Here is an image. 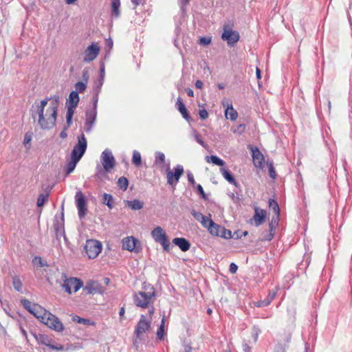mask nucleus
Segmentation results:
<instances>
[{"label":"nucleus","instance_id":"680f3d73","mask_svg":"<svg viewBox=\"0 0 352 352\" xmlns=\"http://www.w3.org/2000/svg\"><path fill=\"white\" fill-rule=\"evenodd\" d=\"M192 347L190 346H186V352H191Z\"/></svg>","mask_w":352,"mask_h":352},{"label":"nucleus","instance_id":"2f4dec72","mask_svg":"<svg viewBox=\"0 0 352 352\" xmlns=\"http://www.w3.org/2000/svg\"><path fill=\"white\" fill-rule=\"evenodd\" d=\"M49 195L48 193H41L38 195L37 199V206L42 207L44 204L48 200Z\"/></svg>","mask_w":352,"mask_h":352},{"label":"nucleus","instance_id":"603ef678","mask_svg":"<svg viewBox=\"0 0 352 352\" xmlns=\"http://www.w3.org/2000/svg\"><path fill=\"white\" fill-rule=\"evenodd\" d=\"M237 270H238V266L235 263H232L230 265L229 270L232 274H235Z\"/></svg>","mask_w":352,"mask_h":352},{"label":"nucleus","instance_id":"c756f323","mask_svg":"<svg viewBox=\"0 0 352 352\" xmlns=\"http://www.w3.org/2000/svg\"><path fill=\"white\" fill-rule=\"evenodd\" d=\"M72 320L77 323H82V324H84L86 325H94L95 324L94 322H91L89 319L82 318L79 317L78 316H73Z\"/></svg>","mask_w":352,"mask_h":352},{"label":"nucleus","instance_id":"a19ab883","mask_svg":"<svg viewBox=\"0 0 352 352\" xmlns=\"http://www.w3.org/2000/svg\"><path fill=\"white\" fill-rule=\"evenodd\" d=\"M74 109L75 108L69 107H68V108H67L66 118H67V122L68 125H70V124H71Z\"/></svg>","mask_w":352,"mask_h":352},{"label":"nucleus","instance_id":"8fccbe9b","mask_svg":"<svg viewBox=\"0 0 352 352\" xmlns=\"http://www.w3.org/2000/svg\"><path fill=\"white\" fill-rule=\"evenodd\" d=\"M199 115L202 120H205L208 117V113L205 109L199 110Z\"/></svg>","mask_w":352,"mask_h":352},{"label":"nucleus","instance_id":"4468645a","mask_svg":"<svg viewBox=\"0 0 352 352\" xmlns=\"http://www.w3.org/2000/svg\"><path fill=\"white\" fill-rule=\"evenodd\" d=\"M138 241L133 236H128L123 239L122 241V248L124 250H129L130 252H139L140 250V246H138L137 244Z\"/></svg>","mask_w":352,"mask_h":352},{"label":"nucleus","instance_id":"bf43d9fd","mask_svg":"<svg viewBox=\"0 0 352 352\" xmlns=\"http://www.w3.org/2000/svg\"><path fill=\"white\" fill-rule=\"evenodd\" d=\"M187 94L188 96L193 97L194 96V92L191 89H188L186 90Z\"/></svg>","mask_w":352,"mask_h":352},{"label":"nucleus","instance_id":"6e6552de","mask_svg":"<svg viewBox=\"0 0 352 352\" xmlns=\"http://www.w3.org/2000/svg\"><path fill=\"white\" fill-rule=\"evenodd\" d=\"M151 321L147 320L144 315H141L134 331L136 337L141 338L143 334L148 332L151 329Z\"/></svg>","mask_w":352,"mask_h":352},{"label":"nucleus","instance_id":"0e129e2a","mask_svg":"<svg viewBox=\"0 0 352 352\" xmlns=\"http://www.w3.org/2000/svg\"><path fill=\"white\" fill-rule=\"evenodd\" d=\"M61 219L64 221L63 205L62 206Z\"/></svg>","mask_w":352,"mask_h":352},{"label":"nucleus","instance_id":"dca6fc26","mask_svg":"<svg viewBox=\"0 0 352 352\" xmlns=\"http://www.w3.org/2000/svg\"><path fill=\"white\" fill-rule=\"evenodd\" d=\"M266 212L263 209L254 208V214L252 219L255 222V225L258 226L265 221Z\"/></svg>","mask_w":352,"mask_h":352},{"label":"nucleus","instance_id":"a18cd8bd","mask_svg":"<svg viewBox=\"0 0 352 352\" xmlns=\"http://www.w3.org/2000/svg\"><path fill=\"white\" fill-rule=\"evenodd\" d=\"M197 190L199 194L202 197V199H204V200H207L208 199L207 195H206V193H205V192L204 190V188L201 186V185L197 184Z\"/></svg>","mask_w":352,"mask_h":352},{"label":"nucleus","instance_id":"423d86ee","mask_svg":"<svg viewBox=\"0 0 352 352\" xmlns=\"http://www.w3.org/2000/svg\"><path fill=\"white\" fill-rule=\"evenodd\" d=\"M232 25H225L223 26V32L221 35V38L223 41H227L229 45H234L236 44L239 40V34L236 31H234L232 30Z\"/></svg>","mask_w":352,"mask_h":352},{"label":"nucleus","instance_id":"49530a36","mask_svg":"<svg viewBox=\"0 0 352 352\" xmlns=\"http://www.w3.org/2000/svg\"><path fill=\"white\" fill-rule=\"evenodd\" d=\"M254 305L257 307H266L270 305L269 301H267V300L265 298L262 300H258L257 302H254Z\"/></svg>","mask_w":352,"mask_h":352},{"label":"nucleus","instance_id":"3c124183","mask_svg":"<svg viewBox=\"0 0 352 352\" xmlns=\"http://www.w3.org/2000/svg\"><path fill=\"white\" fill-rule=\"evenodd\" d=\"M276 296V292L273 291H270L267 295V296L265 298L267 301H269V303L270 304L271 302L274 300V298Z\"/></svg>","mask_w":352,"mask_h":352},{"label":"nucleus","instance_id":"774afa93","mask_svg":"<svg viewBox=\"0 0 352 352\" xmlns=\"http://www.w3.org/2000/svg\"><path fill=\"white\" fill-rule=\"evenodd\" d=\"M212 309H208L207 310V313H208V314H212Z\"/></svg>","mask_w":352,"mask_h":352},{"label":"nucleus","instance_id":"9b49d317","mask_svg":"<svg viewBox=\"0 0 352 352\" xmlns=\"http://www.w3.org/2000/svg\"><path fill=\"white\" fill-rule=\"evenodd\" d=\"M167 173V183L169 185H173L178 182L181 176L184 174V168L182 165H177L174 168V173L168 168Z\"/></svg>","mask_w":352,"mask_h":352},{"label":"nucleus","instance_id":"7c9ffc66","mask_svg":"<svg viewBox=\"0 0 352 352\" xmlns=\"http://www.w3.org/2000/svg\"><path fill=\"white\" fill-rule=\"evenodd\" d=\"M118 186L120 189L125 191L129 186V181L126 177H121L118 179Z\"/></svg>","mask_w":352,"mask_h":352},{"label":"nucleus","instance_id":"2eb2a0df","mask_svg":"<svg viewBox=\"0 0 352 352\" xmlns=\"http://www.w3.org/2000/svg\"><path fill=\"white\" fill-rule=\"evenodd\" d=\"M222 105L226 108L225 116L227 119H230L232 121H235L238 118V113L234 109L232 103L230 100H223Z\"/></svg>","mask_w":352,"mask_h":352},{"label":"nucleus","instance_id":"09e8293b","mask_svg":"<svg viewBox=\"0 0 352 352\" xmlns=\"http://www.w3.org/2000/svg\"><path fill=\"white\" fill-rule=\"evenodd\" d=\"M211 43L210 37H201L199 40V43L202 45H209Z\"/></svg>","mask_w":352,"mask_h":352},{"label":"nucleus","instance_id":"37998d69","mask_svg":"<svg viewBox=\"0 0 352 352\" xmlns=\"http://www.w3.org/2000/svg\"><path fill=\"white\" fill-rule=\"evenodd\" d=\"M32 263L34 265L39 267H43L45 265V264L43 262L42 258L40 256H35L32 260Z\"/></svg>","mask_w":352,"mask_h":352},{"label":"nucleus","instance_id":"338daca9","mask_svg":"<svg viewBox=\"0 0 352 352\" xmlns=\"http://www.w3.org/2000/svg\"><path fill=\"white\" fill-rule=\"evenodd\" d=\"M197 142L201 144V145H203V141L199 138H197Z\"/></svg>","mask_w":352,"mask_h":352},{"label":"nucleus","instance_id":"c9c22d12","mask_svg":"<svg viewBox=\"0 0 352 352\" xmlns=\"http://www.w3.org/2000/svg\"><path fill=\"white\" fill-rule=\"evenodd\" d=\"M87 79H86L85 82H78L75 84V89L77 93H82L85 91L87 88Z\"/></svg>","mask_w":352,"mask_h":352},{"label":"nucleus","instance_id":"5701e85b","mask_svg":"<svg viewBox=\"0 0 352 352\" xmlns=\"http://www.w3.org/2000/svg\"><path fill=\"white\" fill-rule=\"evenodd\" d=\"M278 217L276 216V217H272L271 222L270 223V234L267 236H266L264 239L270 241L274 236L275 232V228L276 226L278 224Z\"/></svg>","mask_w":352,"mask_h":352},{"label":"nucleus","instance_id":"052dcab7","mask_svg":"<svg viewBox=\"0 0 352 352\" xmlns=\"http://www.w3.org/2000/svg\"><path fill=\"white\" fill-rule=\"evenodd\" d=\"M124 313H125L124 308V307H121L120 311H119V315L120 316H124Z\"/></svg>","mask_w":352,"mask_h":352},{"label":"nucleus","instance_id":"c85d7f7f","mask_svg":"<svg viewBox=\"0 0 352 352\" xmlns=\"http://www.w3.org/2000/svg\"><path fill=\"white\" fill-rule=\"evenodd\" d=\"M220 171L222 174V175L223 176V177L228 181L231 184H234L235 183V179L234 178V177L232 176V175L229 172L228 170L224 168H220Z\"/></svg>","mask_w":352,"mask_h":352},{"label":"nucleus","instance_id":"5fc2aeb1","mask_svg":"<svg viewBox=\"0 0 352 352\" xmlns=\"http://www.w3.org/2000/svg\"><path fill=\"white\" fill-rule=\"evenodd\" d=\"M195 87L197 89H201L203 87V82L200 80H197L195 82Z\"/></svg>","mask_w":352,"mask_h":352},{"label":"nucleus","instance_id":"b1692460","mask_svg":"<svg viewBox=\"0 0 352 352\" xmlns=\"http://www.w3.org/2000/svg\"><path fill=\"white\" fill-rule=\"evenodd\" d=\"M83 289L86 294H96L98 290V284L94 281H89L87 283Z\"/></svg>","mask_w":352,"mask_h":352},{"label":"nucleus","instance_id":"20e7f679","mask_svg":"<svg viewBox=\"0 0 352 352\" xmlns=\"http://www.w3.org/2000/svg\"><path fill=\"white\" fill-rule=\"evenodd\" d=\"M102 249V243L96 239L87 240L84 247L85 252L89 259L96 258L101 252Z\"/></svg>","mask_w":352,"mask_h":352},{"label":"nucleus","instance_id":"412c9836","mask_svg":"<svg viewBox=\"0 0 352 352\" xmlns=\"http://www.w3.org/2000/svg\"><path fill=\"white\" fill-rule=\"evenodd\" d=\"M79 96L77 91H72L69 96V99L67 103L68 104V107L76 108L79 102Z\"/></svg>","mask_w":352,"mask_h":352},{"label":"nucleus","instance_id":"f257e3e1","mask_svg":"<svg viewBox=\"0 0 352 352\" xmlns=\"http://www.w3.org/2000/svg\"><path fill=\"white\" fill-rule=\"evenodd\" d=\"M58 104L59 98L54 96L41 100L35 105V109L32 110V118L37 119L42 129H50L56 125Z\"/></svg>","mask_w":352,"mask_h":352},{"label":"nucleus","instance_id":"f8f14e48","mask_svg":"<svg viewBox=\"0 0 352 352\" xmlns=\"http://www.w3.org/2000/svg\"><path fill=\"white\" fill-rule=\"evenodd\" d=\"M87 148V140L84 134L78 137V144L74 146L72 156L80 159L84 155Z\"/></svg>","mask_w":352,"mask_h":352},{"label":"nucleus","instance_id":"f3484780","mask_svg":"<svg viewBox=\"0 0 352 352\" xmlns=\"http://www.w3.org/2000/svg\"><path fill=\"white\" fill-rule=\"evenodd\" d=\"M252 158L254 166L256 168H262L264 162V157L258 148L252 149Z\"/></svg>","mask_w":352,"mask_h":352},{"label":"nucleus","instance_id":"de8ad7c7","mask_svg":"<svg viewBox=\"0 0 352 352\" xmlns=\"http://www.w3.org/2000/svg\"><path fill=\"white\" fill-rule=\"evenodd\" d=\"M268 168H269V174H270V177H272V179H275L276 175V172H275L273 165L272 164H270L268 166Z\"/></svg>","mask_w":352,"mask_h":352},{"label":"nucleus","instance_id":"473e14b6","mask_svg":"<svg viewBox=\"0 0 352 352\" xmlns=\"http://www.w3.org/2000/svg\"><path fill=\"white\" fill-rule=\"evenodd\" d=\"M103 204L107 205L109 208H113V197L111 195L104 193L102 196Z\"/></svg>","mask_w":352,"mask_h":352},{"label":"nucleus","instance_id":"58836bf2","mask_svg":"<svg viewBox=\"0 0 352 352\" xmlns=\"http://www.w3.org/2000/svg\"><path fill=\"white\" fill-rule=\"evenodd\" d=\"M220 234H218L217 236H221L224 239H230L232 237V232L230 230H227L223 227V230H221Z\"/></svg>","mask_w":352,"mask_h":352},{"label":"nucleus","instance_id":"cd10ccee","mask_svg":"<svg viewBox=\"0 0 352 352\" xmlns=\"http://www.w3.org/2000/svg\"><path fill=\"white\" fill-rule=\"evenodd\" d=\"M120 0H112L111 2V13L112 15L118 17L120 15Z\"/></svg>","mask_w":352,"mask_h":352},{"label":"nucleus","instance_id":"aec40b11","mask_svg":"<svg viewBox=\"0 0 352 352\" xmlns=\"http://www.w3.org/2000/svg\"><path fill=\"white\" fill-rule=\"evenodd\" d=\"M176 106L183 118L188 120L190 119V116L181 98H177Z\"/></svg>","mask_w":352,"mask_h":352},{"label":"nucleus","instance_id":"72a5a7b5","mask_svg":"<svg viewBox=\"0 0 352 352\" xmlns=\"http://www.w3.org/2000/svg\"><path fill=\"white\" fill-rule=\"evenodd\" d=\"M12 284H13L14 288L16 291L20 292L21 290L23 284H22V282L19 276H16L13 277Z\"/></svg>","mask_w":352,"mask_h":352},{"label":"nucleus","instance_id":"e433bc0d","mask_svg":"<svg viewBox=\"0 0 352 352\" xmlns=\"http://www.w3.org/2000/svg\"><path fill=\"white\" fill-rule=\"evenodd\" d=\"M269 205L270 207L272 208L274 212L276 213V216L278 217L280 214V208L278 203L273 199H270L269 201Z\"/></svg>","mask_w":352,"mask_h":352},{"label":"nucleus","instance_id":"4be33fe9","mask_svg":"<svg viewBox=\"0 0 352 352\" xmlns=\"http://www.w3.org/2000/svg\"><path fill=\"white\" fill-rule=\"evenodd\" d=\"M191 214L197 221H199L201 223L203 227L206 226L208 221H209V219H210L195 210H191Z\"/></svg>","mask_w":352,"mask_h":352},{"label":"nucleus","instance_id":"864d4df0","mask_svg":"<svg viewBox=\"0 0 352 352\" xmlns=\"http://www.w3.org/2000/svg\"><path fill=\"white\" fill-rule=\"evenodd\" d=\"M187 176H188V182H189L192 185L195 186L196 183H195V179H194V176H193L192 173H188Z\"/></svg>","mask_w":352,"mask_h":352},{"label":"nucleus","instance_id":"13d9d810","mask_svg":"<svg viewBox=\"0 0 352 352\" xmlns=\"http://www.w3.org/2000/svg\"><path fill=\"white\" fill-rule=\"evenodd\" d=\"M143 0H131L133 4L135 6L140 5L142 3Z\"/></svg>","mask_w":352,"mask_h":352},{"label":"nucleus","instance_id":"4c0bfd02","mask_svg":"<svg viewBox=\"0 0 352 352\" xmlns=\"http://www.w3.org/2000/svg\"><path fill=\"white\" fill-rule=\"evenodd\" d=\"M164 318H163L162 320V323L157 331V336L160 340H162L164 338Z\"/></svg>","mask_w":352,"mask_h":352},{"label":"nucleus","instance_id":"39448f33","mask_svg":"<svg viewBox=\"0 0 352 352\" xmlns=\"http://www.w3.org/2000/svg\"><path fill=\"white\" fill-rule=\"evenodd\" d=\"M151 236L155 242L162 245L165 251L169 252L170 244L168 237L166 232L160 226H157L152 230Z\"/></svg>","mask_w":352,"mask_h":352},{"label":"nucleus","instance_id":"6ab92c4d","mask_svg":"<svg viewBox=\"0 0 352 352\" xmlns=\"http://www.w3.org/2000/svg\"><path fill=\"white\" fill-rule=\"evenodd\" d=\"M173 243L175 245L178 246L180 248V250L183 252L188 251L190 248V242L185 238H175L173 240Z\"/></svg>","mask_w":352,"mask_h":352},{"label":"nucleus","instance_id":"ddd939ff","mask_svg":"<svg viewBox=\"0 0 352 352\" xmlns=\"http://www.w3.org/2000/svg\"><path fill=\"white\" fill-rule=\"evenodd\" d=\"M101 162L104 169L107 172H109L115 166V159L112 153L109 151H104L101 155Z\"/></svg>","mask_w":352,"mask_h":352},{"label":"nucleus","instance_id":"bb28decb","mask_svg":"<svg viewBox=\"0 0 352 352\" xmlns=\"http://www.w3.org/2000/svg\"><path fill=\"white\" fill-rule=\"evenodd\" d=\"M126 206L132 210H137L143 208L144 203L138 199H134L132 201H127Z\"/></svg>","mask_w":352,"mask_h":352},{"label":"nucleus","instance_id":"a878e982","mask_svg":"<svg viewBox=\"0 0 352 352\" xmlns=\"http://www.w3.org/2000/svg\"><path fill=\"white\" fill-rule=\"evenodd\" d=\"M206 161L208 163H212L219 166H223L225 165V162L216 155L206 156Z\"/></svg>","mask_w":352,"mask_h":352},{"label":"nucleus","instance_id":"f704fd0d","mask_svg":"<svg viewBox=\"0 0 352 352\" xmlns=\"http://www.w3.org/2000/svg\"><path fill=\"white\" fill-rule=\"evenodd\" d=\"M132 162L136 166H140L142 164V157L139 152H133Z\"/></svg>","mask_w":352,"mask_h":352},{"label":"nucleus","instance_id":"c03bdc74","mask_svg":"<svg viewBox=\"0 0 352 352\" xmlns=\"http://www.w3.org/2000/svg\"><path fill=\"white\" fill-rule=\"evenodd\" d=\"M245 128L246 126L244 124H241L239 126H237L236 129H232V131L234 133L242 134L245 131Z\"/></svg>","mask_w":352,"mask_h":352},{"label":"nucleus","instance_id":"4d7b16f0","mask_svg":"<svg viewBox=\"0 0 352 352\" xmlns=\"http://www.w3.org/2000/svg\"><path fill=\"white\" fill-rule=\"evenodd\" d=\"M154 312H155L154 307L153 306H151V307L149 306V307H148V314H149L150 317H151L153 315Z\"/></svg>","mask_w":352,"mask_h":352},{"label":"nucleus","instance_id":"e2e57ef3","mask_svg":"<svg viewBox=\"0 0 352 352\" xmlns=\"http://www.w3.org/2000/svg\"><path fill=\"white\" fill-rule=\"evenodd\" d=\"M76 0H66V3L67 4H72L74 3Z\"/></svg>","mask_w":352,"mask_h":352},{"label":"nucleus","instance_id":"9d476101","mask_svg":"<svg viewBox=\"0 0 352 352\" xmlns=\"http://www.w3.org/2000/svg\"><path fill=\"white\" fill-rule=\"evenodd\" d=\"M100 52V47L97 43H92L85 50L83 61L89 63L96 58Z\"/></svg>","mask_w":352,"mask_h":352},{"label":"nucleus","instance_id":"6e6d98bb","mask_svg":"<svg viewBox=\"0 0 352 352\" xmlns=\"http://www.w3.org/2000/svg\"><path fill=\"white\" fill-rule=\"evenodd\" d=\"M256 78L258 80L261 78V72L258 67H256Z\"/></svg>","mask_w":352,"mask_h":352},{"label":"nucleus","instance_id":"ea45409f","mask_svg":"<svg viewBox=\"0 0 352 352\" xmlns=\"http://www.w3.org/2000/svg\"><path fill=\"white\" fill-rule=\"evenodd\" d=\"M32 132H28V133H26L25 134V135H24V140H23V144L28 148H30V146H28V144H29L30 143V142L32 141Z\"/></svg>","mask_w":352,"mask_h":352},{"label":"nucleus","instance_id":"f03ea898","mask_svg":"<svg viewBox=\"0 0 352 352\" xmlns=\"http://www.w3.org/2000/svg\"><path fill=\"white\" fill-rule=\"evenodd\" d=\"M23 307L36 318L40 320L49 328L62 332L64 330V326L60 320L54 314L45 309L38 304L32 303L27 299L21 300Z\"/></svg>","mask_w":352,"mask_h":352},{"label":"nucleus","instance_id":"a211bd4d","mask_svg":"<svg viewBox=\"0 0 352 352\" xmlns=\"http://www.w3.org/2000/svg\"><path fill=\"white\" fill-rule=\"evenodd\" d=\"M204 228H207L211 234L217 236L218 234H220L219 232H221V230H223V226L215 223L211 219L208 221L206 226Z\"/></svg>","mask_w":352,"mask_h":352},{"label":"nucleus","instance_id":"7ed1b4c3","mask_svg":"<svg viewBox=\"0 0 352 352\" xmlns=\"http://www.w3.org/2000/svg\"><path fill=\"white\" fill-rule=\"evenodd\" d=\"M143 290L133 294L134 304L142 309L148 308L155 300V289L151 284H143Z\"/></svg>","mask_w":352,"mask_h":352},{"label":"nucleus","instance_id":"69168bd1","mask_svg":"<svg viewBox=\"0 0 352 352\" xmlns=\"http://www.w3.org/2000/svg\"><path fill=\"white\" fill-rule=\"evenodd\" d=\"M60 137L63 138H65L66 137V133L65 132H62L60 133Z\"/></svg>","mask_w":352,"mask_h":352},{"label":"nucleus","instance_id":"1a4fd4ad","mask_svg":"<svg viewBox=\"0 0 352 352\" xmlns=\"http://www.w3.org/2000/svg\"><path fill=\"white\" fill-rule=\"evenodd\" d=\"M76 207L78 210V216L80 219L85 217L87 210V204L85 196L82 191H78L75 195Z\"/></svg>","mask_w":352,"mask_h":352},{"label":"nucleus","instance_id":"393cba45","mask_svg":"<svg viewBox=\"0 0 352 352\" xmlns=\"http://www.w3.org/2000/svg\"><path fill=\"white\" fill-rule=\"evenodd\" d=\"M80 160V159L78 157H74L71 155V160L68 162L66 165V175H69L75 169L76 164Z\"/></svg>","mask_w":352,"mask_h":352},{"label":"nucleus","instance_id":"79ce46f5","mask_svg":"<svg viewBox=\"0 0 352 352\" xmlns=\"http://www.w3.org/2000/svg\"><path fill=\"white\" fill-rule=\"evenodd\" d=\"M155 162L157 164H164L165 162V155L162 153H157L155 156Z\"/></svg>","mask_w":352,"mask_h":352},{"label":"nucleus","instance_id":"0eeeda50","mask_svg":"<svg viewBox=\"0 0 352 352\" xmlns=\"http://www.w3.org/2000/svg\"><path fill=\"white\" fill-rule=\"evenodd\" d=\"M82 285L83 283L81 280L71 277L64 280L63 287L66 292L72 294V292H76Z\"/></svg>","mask_w":352,"mask_h":352}]
</instances>
